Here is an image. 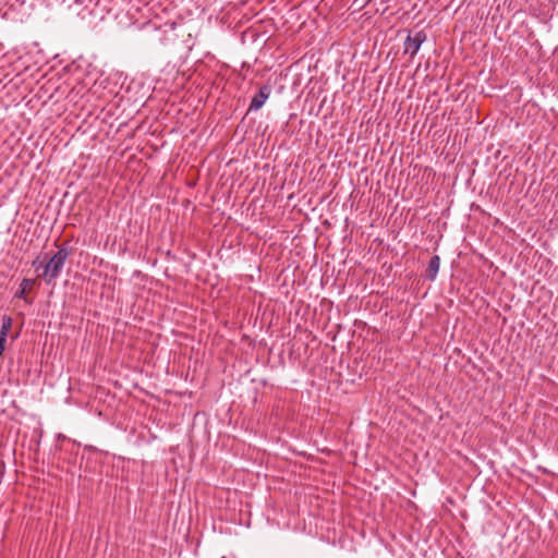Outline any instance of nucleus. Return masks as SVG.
<instances>
[{"instance_id": "nucleus-2", "label": "nucleus", "mask_w": 558, "mask_h": 558, "mask_svg": "<svg viewBox=\"0 0 558 558\" xmlns=\"http://www.w3.org/2000/svg\"><path fill=\"white\" fill-rule=\"evenodd\" d=\"M426 40V34L424 32H417L414 36H408L404 41V52L414 57L420 50L421 45Z\"/></svg>"}, {"instance_id": "nucleus-8", "label": "nucleus", "mask_w": 558, "mask_h": 558, "mask_svg": "<svg viewBox=\"0 0 558 558\" xmlns=\"http://www.w3.org/2000/svg\"><path fill=\"white\" fill-rule=\"evenodd\" d=\"M5 342L7 340H3V338H0V356L2 355L4 349H5Z\"/></svg>"}, {"instance_id": "nucleus-1", "label": "nucleus", "mask_w": 558, "mask_h": 558, "mask_svg": "<svg viewBox=\"0 0 558 558\" xmlns=\"http://www.w3.org/2000/svg\"><path fill=\"white\" fill-rule=\"evenodd\" d=\"M70 254L71 252L68 248H59L46 260L44 271L38 274V278H41L47 284L54 282V280L60 276Z\"/></svg>"}, {"instance_id": "nucleus-6", "label": "nucleus", "mask_w": 558, "mask_h": 558, "mask_svg": "<svg viewBox=\"0 0 558 558\" xmlns=\"http://www.w3.org/2000/svg\"><path fill=\"white\" fill-rule=\"evenodd\" d=\"M12 327V318L10 316L4 315L2 317V324L0 328V338L2 337L3 340H7L8 333L11 330Z\"/></svg>"}, {"instance_id": "nucleus-4", "label": "nucleus", "mask_w": 558, "mask_h": 558, "mask_svg": "<svg viewBox=\"0 0 558 558\" xmlns=\"http://www.w3.org/2000/svg\"><path fill=\"white\" fill-rule=\"evenodd\" d=\"M35 283V280L34 279H27V278H24L21 283H20V288L19 290L15 292V298L16 299H22V300H25L27 301L26 299V291L32 289V287L34 286Z\"/></svg>"}, {"instance_id": "nucleus-5", "label": "nucleus", "mask_w": 558, "mask_h": 558, "mask_svg": "<svg viewBox=\"0 0 558 558\" xmlns=\"http://www.w3.org/2000/svg\"><path fill=\"white\" fill-rule=\"evenodd\" d=\"M439 266H440V258L438 255H434L429 263H428V267H427V278L430 279V280H434L436 278V275L439 270Z\"/></svg>"}, {"instance_id": "nucleus-3", "label": "nucleus", "mask_w": 558, "mask_h": 558, "mask_svg": "<svg viewBox=\"0 0 558 558\" xmlns=\"http://www.w3.org/2000/svg\"><path fill=\"white\" fill-rule=\"evenodd\" d=\"M270 92L271 89L268 85L262 86L258 93L252 98L248 111H256L260 109L268 99Z\"/></svg>"}, {"instance_id": "nucleus-7", "label": "nucleus", "mask_w": 558, "mask_h": 558, "mask_svg": "<svg viewBox=\"0 0 558 558\" xmlns=\"http://www.w3.org/2000/svg\"><path fill=\"white\" fill-rule=\"evenodd\" d=\"M46 259L41 260L39 257L35 258L32 263L33 268L36 271H39L40 269L44 271Z\"/></svg>"}]
</instances>
